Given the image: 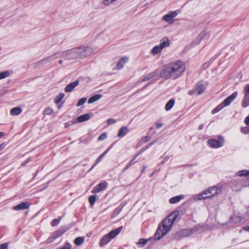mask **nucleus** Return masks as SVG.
<instances>
[{"label": "nucleus", "mask_w": 249, "mask_h": 249, "mask_svg": "<svg viewBox=\"0 0 249 249\" xmlns=\"http://www.w3.org/2000/svg\"><path fill=\"white\" fill-rule=\"evenodd\" d=\"M110 149V148H109V149H108L106 151H105L104 153H103L98 158V159H97V161H96V162L92 165V166L91 167V168L90 169L89 171H90L91 170H92L94 167V166L99 162H100L102 159H103V158L106 155V154L107 153V152L109 150V149Z\"/></svg>", "instance_id": "bb28decb"}, {"label": "nucleus", "mask_w": 249, "mask_h": 249, "mask_svg": "<svg viewBox=\"0 0 249 249\" xmlns=\"http://www.w3.org/2000/svg\"><path fill=\"white\" fill-rule=\"evenodd\" d=\"M177 15L178 13L176 11H172L164 16L162 17V19L168 23L169 24H172L174 22V18H175Z\"/></svg>", "instance_id": "6e6552de"}, {"label": "nucleus", "mask_w": 249, "mask_h": 249, "mask_svg": "<svg viewBox=\"0 0 249 249\" xmlns=\"http://www.w3.org/2000/svg\"><path fill=\"white\" fill-rule=\"evenodd\" d=\"M212 191H214L213 194V195H216L219 194L222 191V187L221 186H213L209 188L207 190H205L202 193L198 194L197 195V198L198 200H202L208 198L212 197Z\"/></svg>", "instance_id": "20e7f679"}, {"label": "nucleus", "mask_w": 249, "mask_h": 249, "mask_svg": "<svg viewBox=\"0 0 249 249\" xmlns=\"http://www.w3.org/2000/svg\"><path fill=\"white\" fill-rule=\"evenodd\" d=\"M30 204L29 202H22L14 207V209L16 211H19L20 210L27 209L29 208Z\"/></svg>", "instance_id": "f8f14e48"}, {"label": "nucleus", "mask_w": 249, "mask_h": 249, "mask_svg": "<svg viewBox=\"0 0 249 249\" xmlns=\"http://www.w3.org/2000/svg\"><path fill=\"white\" fill-rule=\"evenodd\" d=\"M240 186H241V187H245V186H249V183H248V184L242 183V182H241V183L240 184Z\"/></svg>", "instance_id": "6e6d98bb"}, {"label": "nucleus", "mask_w": 249, "mask_h": 249, "mask_svg": "<svg viewBox=\"0 0 249 249\" xmlns=\"http://www.w3.org/2000/svg\"><path fill=\"white\" fill-rule=\"evenodd\" d=\"M175 104V100L173 99H170L166 104L165 109L166 111L170 110Z\"/></svg>", "instance_id": "393cba45"}, {"label": "nucleus", "mask_w": 249, "mask_h": 249, "mask_svg": "<svg viewBox=\"0 0 249 249\" xmlns=\"http://www.w3.org/2000/svg\"><path fill=\"white\" fill-rule=\"evenodd\" d=\"M123 229V226H121L105 235L100 240L99 243L100 247H103L109 243L111 239L114 238L119 234Z\"/></svg>", "instance_id": "39448f33"}, {"label": "nucleus", "mask_w": 249, "mask_h": 249, "mask_svg": "<svg viewBox=\"0 0 249 249\" xmlns=\"http://www.w3.org/2000/svg\"><path fill=\"white\" fill-rule=\"evenodd\" d=\"M150 139V137L149 136H145L142 139V141L143 142H146L149 141Z\"/></svg>", "instance_id": "8fccbe9b"}, {"label": "nucleus", "mask_w": 249, "mask_h": 249, "mask_svg": "<svg viewBox=\"0 0 249 249\" xmlns=\"http://www.w3.org/2000/svg\"><path fill=\"white\" fill-rule=\"evenodd\" d=\"M53 112V109L50 107L46 108L44 111V113L46 115H50Z\"/></svg>", "instance_id": "a19ab883"}, {"label": "nucleus", "mask_w": 249, "mask_h": 249, "mask_svg": "<svg viewBox=\"0 0 249 249\" xmlns=\"http://www.w3.org/2000/svg\"><path fill=\"white\" fill-rule=\"evenodd\" d=\"M107 186V183L106 181H104L97 185L92 190V193H96L100 192L103 190H105Z\"/></svg>", "instance_id": "9d476101"}, {"label": "nucleus", "mask_w": 249, "mask_h": 249, "mask_svg": "<svg viewBox=\"0 0 249 249\" xmlns=\"http://www.w3.org/2000/svg\"><path fill=\"white\" fill-rule=\"evenodd\" d=\"M113 1H114V0H104L103 3L105 5L107 6Z\"/></svg>", "instance_id": "a18cd8bd"}, {"label": "nucleus", "mask_w": 249, "mask_h": 249, "mask_svg": "<svg viewBox=\"0 0 249 249\" xmlns=\"http://www.w3.org/2000/svg\"><path fill=\"white\" fill-rule=\"evenodd\" d=\"M131 165H129V163H128V164L126 166V167H125V168L124 169V171L127 169Z\"/></svg>", "instance_id": "bf43d9fd"}, {"label": "nucleus", "mask_w": 249, "mask_h": 249, "mask_svg": "<svg viewBox=\"0 0 249 249\" xmlns=\"http://www.w3.org/2000/svg\"><path fill=\"white\" fill-rule=\"evenodd\" d=\"M242 219V217L240 216L232 215L230 218V221L232 223H238L240 222Z\"/></svg>", "instance_id": "cd10ccee"}, {"label": "nucleus", "mask_w": 249, "mask_h": 249, "mask_svg": "<svg viewBox=\"0 0 249 249\" xmlns=\"http://www.w3.org/2000/svg\"><path fill=\"white\" fill-rule=\"evenodd\" d=\"M4 133L2 132H0V138L2 137L4 135Z\"/></svg>", "instance_id": "680f3d73"}, {"label": "nucleus", "mask_w": 249, "mask_h": 249, "mask_svg": "<svg viewBox=\"0 0 249 249\" xmlns=\"http://www.w3.org/2000/svg\"><path fill=\"white\" fill-rule=\"evenodd\" d=\"M207 142L211 147L218 148L223 145L224 139L222 136H219L217 140L214 139H209L207 141Z\"/></svg>", "instance_id": "0eeeda50"}, {"label": "nucleus", "mask_w": 249, "mask_h": 249, "mask_svg": "<svg viewBox=\"0 0 249 249\" xmlns=\"http://www.w3.org/2000/svg\"><path fill=\"white\" fill-rule=\"evenodd\" d=\"M138 154H137L135 157L133 158V159H132L130 160V161L128 163L129 164V165H130L131 166L137 162L136 161H135V159L137 157V156H138Z\"/></svg>", "instance_id": "de8ad7c7"}, {"label": "nucleus", "mask_w": 249, "mask_h": 249, "mask_svg": "<svg viewBox=\"0 0 249 249\" xmlns=\"http://www.w3.org/2000/svg\"><path fill=\"white\" fill-rule=\"evenodd\" d=\"M185 69V64L182 61H177L163 66L160 76L165 79H176L182 75Z\"/></svg>", "instance_id": "f257e3e1"}, {"label": "nucleus", "mask_w": 249, "mask_h": 249, "mask_svg": "<svg viewBox=\"0 0 249 249\" xmlns=\"http://www.w3.org/2000/svg\"><path fill=\"white\" fill-rule=\"evenodd\" d=\"M8 247V243H5L0 245V249H7Z\"/></svg>", "instance_id": "79ce46f5"}, {"label": "nucleus", "mask_w": 249, "mask_h": 249, "mask_svg": "<svg viewBox=\"0 0 249 249\" xmlns=\"http://www.w3.org/2000/svg\"><path fill=\"white\" fill-rule=\"evenodd\" d=\"M89 118L90 114L87 113L78 117L77 119H76V121H77V123H81L89 120Z\"/></svg>", "instance_id": "dca6fc26"}, {"label": "nucleus", "mask_w": 249, "mask_h": 249, "mask_svg": "<svg viewBox=\"0 0 249 249\" xmlns=\"http://www.w3.org/2000/svg\"><path fill=\"white\" fill-rule=\"evenodd\" d=\"M244 122L247 125H249V115L245 118Z\"/></svg>", "instance_id": "603ef678"}, {"label": "nucleus", "mask_w": 249, "mask_h": 249, "mask_svg": "<svg viewBox=\"0 0 249 249\" xmlns=\"http://www.w3.org/2000/svg\"><path fill=\"white\" fill-rule=\"evenodd\" d=\"M10 75V72L9 71H5L0 72V80L5 78Z\"/></svg>", "instance_id": "473e14b6"}, {"label": "nucleus", "mask_w": 249, "mask_h": 249, "mask_svg": "<svg viewBox=\"0 0 249 249\" xmlns=\"http://www.w3.org/2000/svg\"><path fill=\"white\" fill-rule=\"evenodd\" d=\"M170 40L168 39L167 37L163 38L160 41V46L162 49L163 48L167 47L169 45Z\"/></svg>", "instance_id": "aec40b11"}, {"label": "nucleus", "mask_w": 249, "mask_h": 249, "mask_svg": "<svg viewBox=\"0 0 249 249\" xmlns=\"http://www.w3.org/2000/svg\"><path fill=\"white\" fill-rule=\"evenodd\" d=\"M241 106L244 108L249 106V95L244 94V97L241 103Z\"/></svg>", "instance_id": "f3484780"}, {"label": "nucleus", "mask_w": 249, "mask_h": 249, "mask_svg": "<svg viewBox=\"0 0 249 249\" xmlns=\"http://www.w3.org/2000/svg\"><path fill=\"white\" fill-rule=\"evenodd\" d=\"M76 123H77V121H76V119H73L72 121L67 122L65 124V127L66 128L70 126H71L73 124H75Z\"/></svg>", "instance_id": "4c0bfd02"}, {"label": "nucleus", "mask_w": 249, "mask_h": 249, "mask_svg": "<svg viewBox=\"0 0 249 249\" xmlns=\"http://www.w3.org/2000/svg\"><path fill=\"white\" fill-rule=\"evenodd\" d=\"M59 57H61V52L55 53L47 57L49 62H51Z\"/></svg>", "instance_id": "a211bd4d"}, {"label": "nucleus", "mask_w": 249, "mask_h": 249, "mask_svg": "<svg viewBox=\"0 0 249 249\" xmlns=\"http://www.w3.org/2000/svg\"><path fill=\"white\" fill-rule=\"evenodd\" d=\"M79 81L76 80L69 84H68L65 88V91L66 92H69L73 90V89L79 85Z\"/></svg>", "instance_id": "9b49d317"}, {"label": "nucleus", "mask_w": 249, "mask_h": 249, "mask_svg": "<svg viewBox=\"0 0 249 249\" xmlns=\"http://www.w3.org/2000/svg\"><path fill=\"white\" fill-rule=\"evenodd\" d=\"M154 142H151L150 143H149L146 147V148H148V147H149L150 146H151L153 144Z\"/></svg>", "instance_id": "0e129e2a"}, {"label": "nucleus", "mask_w": 249, "mask_h": 249, "mask_svg": "<svg viewBox=\"0 0 249 249\" xmlns=\"http://www.w3.org/2000/svg\"><path fill=\"white\" fill-rule=\"evenodd\" d=\"M212 193H211V195H212V197L214 195H213V194L214 192V191H212Z\"/></svg>", "instance_id": "338daca9"}, {"label": "nucleus", "mask_w": 249, "mask_h": 249, "mask_svg": "<svg viewBox=\"0 0 249 249\" xmlns=\"http://www.w3.org/2000/svg\"><path fill=\"white\" fill-rule=\"evenodd\" d=\"M93 53L91 48L87 46H81L61 52V57L66 60L83 58L91 55Z\"/></svg>", "instance_id": "f03ea898"}, {"label": "nucleus", "mask_w": 249, "mask_h": 249, "mask_svg": "<svg viewBox=\"0 0 249 249\" xmlns=\"http://www.w3.org/2000/svg\"><path fill=\"white\" fill-rule=\"evenodd\" d=\"M177 217L176 214L171 213L163 220L155 233L154 238L156 240H160L170 231Z\"/></svg>", "instance_id": "7ed1b4c3"}, {"label": "nucleus", "mask_w": 249, "mask_h": 249, "mask_svg": "<svg viewBox=\"0 0 249 249\" xmlns=\"http://www.w3.org/2000/svg\"><path fill=\"white\" fill-rule=\"evenodd\" d=\"M241 131L242 133L247 134H249V126H245L242 127Z\"/></svg>", "instance_id": "ea45409f"}, {"label": "nucleus", "mask_w": 249, "mask_h": 249, "mask_svg": "<svg viewBox=\"0 0 249 249\" xmlns=\"http://www.w3.org/2000/svg\"><path fill=\"white\" fill-rule=\"evenodd\" d=\"M102 95L101 94H96L91 97H90L89 101L88 103L89 104H92L98 100H99L101 97Z\"/></svg>", "instance_id": "b1692460"}, {"label": "nucleus", "mask_w": 249, "mask_h": 249, "mask_svg": "<svg viewBox=\"0 0 249 249\" xmlns=\"http://www.w3.org/2000/svg\"><path fill=\"white\" fill-rule=\"evenodd\" d=\"M156 125V127L157 129H159L160 128V127H161L162 125H163V124L162 123H156L155 124Z\"/></svg>", "instance_id": "3c124183"}, {"label": "nucleus", "mask_w": 249, "mask_h": 249, "mask_svg": "<svg viewBox=\"0 0 249 249\" xmlns=\"http://www.w3.org/2000/svg\"><path fill=\"white\" fill-rule=\"evenodd\" d=\"M184 198V196L183 195H180L179 196H176L173 197L169 199V203L170 204H175L178 202L181 199Z\"/></svg>", "instance_id": "2eb2a0df"}, {"label": "nucleus", "mask_w": 249, "mask_h": 249, "mask_svg": "<svg viewBox=\"0 0 249 249\" xmlns=\"http://www.w3.org/2000/svg\"><path fill=\"white\" fill-rule=\"evenodd\" d=\"M48 63H50L49 61L48 60V59L47 57L42 59L41 60L37 61L35 64V66L36 68L40 67L42 66H43L45 64H46Z\"/></svg>", "instance_id": "6ab92c4d"}, {"label": "nucleus", "mask_w": 249, "mask_h": 249, "mask_svg": "<svg viewBox=\"0 0 249 249\" xmlns=\"http://www.w3.org/2000/svg\"><path fill=\"white\" fill-rule=\"evenodd\" d=\"M154 142H151L150 143H149L146 147V148H148V147H149L150 146H151L153 144Z\"/></svg>", "instance_id": "e2e57ef3"}, {"label": "nucleus", "mask_w": 249, "mask_h": 249, "mask_svg": "<svg viewBox=\"0 0 249 249\" xmlns=\"http://www.w3.org/2000/svg\"><path fill=\"white\" fill-rule=\"evenodd\" d=\"M84 238L82 237H77L74 240V243L75 245L79 246L81 245L84 242Z\"/></svg>", "instance_id": "7c9ffc66"}, {"label": "nucleus", "mask_w": 249, "mask_h": 249, "mask_svg": "<svg viewBox=\"0 0 249 249\" xmlns=\"http://www.w3.org/2000/svg\"><path fill=\"white\" fill-rule=\"evenodd\" d=\"M97 196L96 195H92L89 197V201L91 205H93L96 200Z\"/></svg>", "instance_id": "72a5a7b5"}, {"label": "nucleus", "mask_w": 249, "mask_h": 249, "mask_svg": "<svg viewBox=\"0 0 249 249\" xmlns=\"http://www.w3.org/2000/svg\"><path fill=\"white\" fill-rule=\"evenodd\" d=\"M107 138V134L106 133H103L99 137L98 140L99 141H102Z\"/></svg>", "instance_id": "37998d69"}, {"label": "nucleus", "mask_w": 249, "mask_h": 249, "mask_svg": "<svg viewBox=\"0 0 249 249\" xmlns=\"http://www.w3.org/2000/svg\"><path fill=\"white\" fill-rule=\"evenodd\" d=\"M71 245L69 243H67L65 244V245L61 248L60 249H71Z\"/></svg>", "instance_id": "49530a36"}, {"label": "nucleus", "mask_w": 249, "mask_h": 249, "mask_svg": "<svg viewBox=\"0 0 249 249\" xmlns=\"http://www.w3.org/2000/svg\"><path fill=\"white\" fill-rule=\"evenodd\" d=\"M191 233V231L190 230H182L176 233V234L174 235V238L177 240H178L183 237L187 236L188 235L190 234Z\"/></svg>", "instance_id": "1a4fd4ad"}, {"label": "nucleus", "mask_w": 249, "mask_h": 249, "mask_svg": "<svg viewBox=\"0 0 249 249\" xmlns=\"http://www.w3.org/2000/svg\"><path fill=\"white\" fill-rule=\"evenodd\" d=\"M58 63L60 64H62L63 63V61L62 60H59Z\"/></svg>", "instance_id": "69168bd1"}, {"label": "nucleus", "mask_w": 249, "mask_h": 249, "mask_svg": "<svg viewBox=\"0 0 249 249\" xmlns=\"http://www.w3.org/2000/svg\"><path fill=\"white\" fill-rule=\"evenodd\" d=\"M86 101L87 98H83L80 99L77 104V106L79 107L80 106L83 105L84 104L86 103Z\"/></svg>", "instance_id": "e433bc0d"}, {"label": "nucleus", "mask_w": 249, "mask_h": 249, "mask_svg": "<svg viewBox=\"0 0 249 249\" xmlns=\"http://www.w3.org/2000/svg\"><path fill=\"white\" fill-rule=\"evenodd\" d=\"M61 218L62 217L61 216H60L57 219H53L52 222H51V225L53 227H54V226H57L59 223L60 222L61 219Z\"/></svg>", "instance_id": "f704fd0d"}, {"label": "nucleus", "mask_w": 249, "mask_h": 249, "mask_svg": "<svg viewBox=\"0 0 249 249\" xmlns=\"http://www.w3.org/2000/svg\"><path fill=\"white\" fill-rule=\"evenodd\" d=\"M146 167H147V166H145V165L143 166L142 169V170L141 171V174H142L144 173V172L145 170L146 169Z\"/></svg>", "instance_id": "4d7b16f0"}, {"label": "nucleus", "mask_w": 249, "mask_h": 249, "mask_svg": "<svg viewBox=\"0 0 249 249\" xmlns=\"http://www.w3.org/2000/svg\"><path fill=\"white\" fill-rule=\"evenodd\" d=\"M158 73V72L157 71H153L152 72L148 73L146 75L143 76V77L142 79V82H144L145 81H147V80L151 79L152 77H155L156 75H157Z\"/></svg>", "instance_id": "412c9836"}, {"label": "nucleus", "mask_w": 249, "mask_h": 249, "mask_svg": "<svg viewBox=\"0 0 249 249\" xmlns=\"http://www.w3.org/2000/svg\"><path fill=\"white\" fill-rule=\"evenodd\" d=\"M203 124H201V125L199 126L198 129H199V130H201V129H202L203 128Z\"/></svg>", "instance_id": "052dcab7"}, {"label": "nucleus", "mask_w": 249, "mask_h": 249, "mask_svg": "<svg viewBox=\"0 0 249 249\" xmlns=\"http://www.w3.org/2000/svg\"><path fill=\"white\" fill-rule=\"evenodd\" d=\"M5 145V144L4 143H2L0 144V151L2 150L4 148Z\"/></svg>", "instance_id": "5fc2aeb1"}, {"label": "nucleus", "mask_w": 249, "mask_h": 249, "mask_svg": "<svg viewBox=\"0 0 249 249\" xmlns=\"http://www.w3.org/2000/svg\"><path fill=\"white\" fill-rule=\"evenodd\" d=\"M244 230L249 231V226H246L243 228Z\"/></svg>", "instance_id": "13d9d810"}, {"label": "nucleus", "mask_w": 249, "mask_h": 249, "mask_svg": "<svg viewBox=\"0 0 249 249\" xmlns=\"http://www.w3.org/2000/svg\"><path fill=\"white\" fill-rule=\"evenodd\" d=\"M238 176H245L247 177V180H249V170H242L240 171H239L237 173Z\"/></svg>", "instance_id": "c85d7f7f"}, {"label": "nucleus", "mask_w": 249, "mask_h": 249, "mask_svg": "<svg viewBox=\"0 0 249 249\" xmlns=\"http://www.w3.org/2000/svg\"><path fill=\"white\" fill-rule=\"evenodd\" d=\"M203 36H201L200 37V40L202 39Z\"/></svg>", "instance_id": "774afa93"}, {"label": "nucleus", "mask_w": 249, "mask_h": 249, "mask_svg": "<svg viewBox=\"0 0 249 249\" xmlns=\"http://www.w3.org/2000/svg\"><path fill=\"white\" fill-rule=\"evenodd\" d=\"M127 128L125 126H123L119 129L118 136L119 137H123L127 133Z\"/></svg>", "instance_id": "5701e85b"}, {"label": "nucleus", "mask_w": 249, "mask_h": 249, "mask_svg": "<svg viewBox=\"0 0 249 249\" xmlns=\"http://www.w3.org/2000/svg\"><path fill=\"white\" fill-rule=\"evenodd\" d=\"M32 160V159L31 157L29 158L28 159H27V160H26L25 161H24L23 162H22L21 164V166H22V167H24V166H25L29 162H30V161H31Z\"/></svg>", "instance_id": "c03bdc74"}, {"label": "nucleus", "mask_w": 249, "mask_h": 249, "mask_svg": "<svg viewBox=\"0 0 249 249\" xmlns=\"http://www.w3.org/2000/svg\"><path fill=\"white\" fill-rule=\"evenodd\" d=\"M196 92V89H193V90H190L188 92V94L190 95H192L194 94Z\"/></svg>", "instance_id": "864d4df0"}, {"label": "nucleus", "mask_w": 249, "mask_h": 249, "mask_svg": "<svg viewBox=\"0 0 249 249\" xmlns=\"http://www.w3.org/2000/svg\"><path fill=\"white\" fill-rule=\"evenodd\" d=\"M243 92L244 94L249 95V84H247L245 86V87H244Z\"/></svg>", "instance_id": "58836bf2"}, {"label": "nucleus", "mask_w": 249, "mask_h": 249, "mask_svg": "<svg viewBox=\"0 0 249 249\" xmlns=\"http://www.w3.org/2000/svg\"><path fill=\"white\" fill-rule=\"evenodd\" d=\"M22 112V109L20 107H16L11 109L10 114L12 116L18 115Z\"/></svg>", "instance_id": "4be33fe9"}, {"label": "nucleus", "mask_w": 249, "mask_h": 249, "mask_svg": "<svg viewBox=\"0 0 249 249\" xmlns=\"http://www.w3.org/2000/svg\"><path fill=\"white\" fill-rule=\"evenodd\" d=\"M205 89V88L202 84L197 85L196 88V92L198 95L203 93Z\"/></svg>", "instance_id": "a878e982"}, {"label": "nucleus", "mask_w": 249, "mask_h": 249, "mask_svg": "<svg viewBox=\"0 0 249 249\" xmlns=\"http://www.w3.org/2000/svg\"><path fill=\"white\" fill-rule=\"evenodd\" d=\"M161 50L162 49L160 46H156L152 49L151 53L154 55H155L158 53L160 52Z\"/></svg>", "instance_id": "c756f323"}, {"label": "nucleus", "mask_w": 249, "mask_h": 249, "mask_svg": "<svg viewBox=\"0 0 249 249\" xmlns=\"http://www.w3.org/2000/svg\"><path fill=\"white\" fill-rule=\"evenodd\" d=\"M237 96V92L236 91L233 92L232 94L226 98L224 101L214 108L212 111L213 114L221 110L225 107H227L230 105V104L236 98Z\"/></svg>", "instance_id": "423d86ee"}, {"label": "nucleus", "mask_w": 249, "mask_h": 249, "mask_svg": "<svg viewBox=\"0 0 249 249\" xmlns=\"http://www.w3.org/2000/svg\"><path fill=\"white\" fill-rule=\"evenodd\" d=\"M147 242V240L141 238L139 240V242L137 243V245L138 246H141V247H143L144 246Z\"/></svg>", "instance_id": "c9c22d12"}, {"label": "nucleus", "mask_w": 249, "mask_h": 249, "mask_svg": "<svg viewBox=\"0 0 249 249\" xmlns=\"http://www.w3.org/2000/svg\"><path fill=\"white\" fill-rule=\"evenodd\" d=\"M66 231V230H65L64 228H60L57 231L53 233L52 238L53 239H56L61 236Z\"/></svg>", "instance_id": "ddd939ff"}, {"label": "nucleus", "mask_w": 249, "mask_h": 249, "mask_svg": "<svg viewBox=\"0 0 249 249\" xmlns=\"http://www.w3.org/2000/svg\"><path fill=\"white\" fill-rule=\"evenodd\" d=\"M127 61L128 58L127 57H123L121 58L119 61L117 63L116 69L118 70L121 69Z\"/></svg>", "instance_id": "4468645a"}, {"label": "nucleus", "mask_w": 249, "mask_h": 249, "mask_svg": "<svg viewBox=\"0 0 249 249\" xmlns=\"http://www.w3.org/2000/svg\"><path fill=\"white\" fill-rule=\"evenodd\" d=\"M116 122V121L113 119H109L107 121V123L108 124H113Z\"/></svg>", "instance_id": "09e8293b"}, {"label": "nucleus", "mask_w": 249, "mask_h": 249, "mask_svg": "<svg viewBox=\"0 0 249 249\" xmlns=\"http://www.w3.org/2000/svg\"><path fill=\"white\" fill-rule=\"evenodd\" d=\"M64 97V94L63 93H60L57 95L54 99V102L56 104L59 103L60 101Z\"/></svg>", "instance_id": "2f4dec72"}]
</instances>
